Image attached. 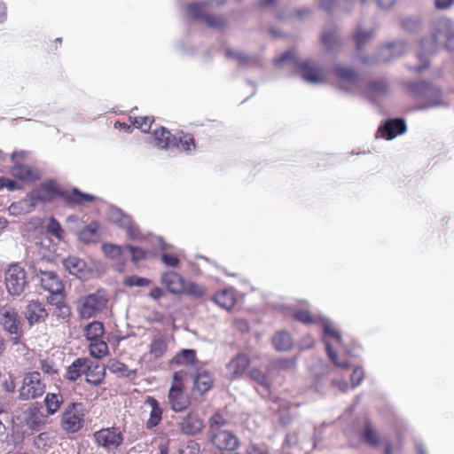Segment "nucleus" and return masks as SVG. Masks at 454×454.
Here are the masks:
<instances>
[{
	"label": "nucleus",
	"mask_w": 454,
	"mask_h": 454,
	"mask_svg": "<svg viewBox=\"0 0 454 454\" xmlns=\"http://www.w3.org/2000/svg\"><path fill=\"white\" fill-rule=\"evenodd\" d=\"M7 292L13 296L20 295L27 286L26 271L18 262L11 263L4 271Z\"/></svg>",
	"instance_id": "8"
},
{
	"label": "nucleus",
	"mask_w": 454,
	"mask_h": 454,
	"mask_svg": "<svg viewBox=\"0 0 454 454\" xmlns=\"http://www.w3.org/2000/svg\"><path fill=\"white\" fill-rule=\"evenodd\" d=\"M63 265L72 275L82 278L86 269V263L83 260L76 256H68L63 260Z\"/></svg>",
	"instance_id": "30"
},
{
	"label": "nucleus",
	"mask_w": 454,
	"mask_h": 454,
	"mask_svg": "<svg viewBox=\"0 0 454 454\" xmlns=\"http://www.w3.org/2000/svg\"><path fill=\"white\" fill-rule=\"evenodd\" d=\"M364 440L372 446H377L380 443V439L377 432L373 429L372 424L369 421H366L364 434Z\"/></svg>",
	"instance_id": "48"
},
{
	"label": "nucleus",
	"mask_w": 454,
	"mask_h": 454,
	"mask_svg": "<svg viewBox=\"0 0 454 454\" xmlns=\"http://www.w3.org/2000/svg\"><path fill=\"white\" fill-rule=\"evenodd\" d=\"M228 424V420L220 411L215 412L208 420V430L210 434L221 431L222 427Z\"/></svg>",
	"instance_id": "43"
},
{
	"label": "nucleus",
	"mask_w": 454,
	"mask_h": 454,
	"mask_svg": "<svg viewBox=\"0 0 454 454\" xmlns=\"http://www.w3.org/2000/svg\"><path fill=\"white\" fill-rule=\"evenodd\" d=\"M327 76V72L321 68H316L314 67V84L326 82Z\"/></svg>",
	"instance_id": "63"
},
{
	"label": "nucleus",
	"mask_w": 454,
	"mask_h": 454,
	"mask_svg": "<svg viewBox=\"0 0 454 454\" xmlns=\"http://www.w3.org/2000/svg\"><path fill=\"white\" fill-rule=\"evenodd\" d=\"M249 376L262 387V392H260V394L266 395L270 389V382L266 374L259 369H252Z\"/></svg>",
	"instance_id": "40"
},
{
	"label": "nucleus",
	"mask_w": 454,
	"mask_h": 454,
	"mask_svg": "<svg viewBox=\"0 0 454 454\" xmlns=\"http://www.w3.org/2000/svg\"><path fill=\"white\" fill-rule=\"evenodd\" d=\"M145 403L151 408L150 417L145 424L146 428L153 429L160 423L163 411L159 402L153 396H147Z\"/></svg>",
	"instance_id": "26"
},
{
	"label": "nucleus",
	"mask_w": 454,
	"mask_h": 454,
	"mask_svg": "<svg viewBox=\"0 0 454 454\" xmlns=\"http://www.w3.org/2000/svg\"><path fill=\"white\" fill-rule=\"evenodd\" d=\"M364 377V372L361 367H356L351 374V382L353 387L358 386Z\"/></svg>",
	"instance_id": "61"
},
{
	"label": "nucleus",
	"mask_w": 454,
	"mask_h": 454,
	"mask_svg": "<svg viewBox=\"0 0 454 454\" xmlns=\"http://www.w3.org/2000/svg\"><path fill=\"white\" fill-rule=\"evenodd\" d=\"M109 220L126 231L128 238L131 240H142L143 234L139 227L133 222L131 216L121 209L113 207L108 213Z\"/></svg>",
	"instance_id": "10"
},
{
	"label": "nucleus",
	"mask_w": 454,
	"mask_h": 454,
	"mask_svg": "<svg viewBox=\"0 0 454 454\" xmlns=\"http://www.w3.org/2000/svg\"><path fill=\"white\" fill-rule=\"evenodd\" d=\"M93 438L98 446L108 451L118 449L123 442V434L118 427L102 428L93 434Z\"/></svg>",
	"instance_id": "13"
},
{
	"label": "nucleus",
	"mask_w": 454,
	"mask_h": 454,
	"mask_svg": "<svg viewBox=\"0 0 454 454\" xmlns=\"http://www.w3.org/2000/svg\"><path fill=\"white\" fill-rule=\"evenodd\" d=\"M108 301L104 291L84 295L77 301L76 309L81 317L89 319L97 317L103 311Z\"/></svg>",
	"instance_id": "4"
},
{
	"label": "nucleus",
	"mask_w": 454,
	"mask_h": 454,
	"mask_svg": "<svg viewBox=\"0 0 454 454\" xmlns=\"http://www.w3.org/2000/svg\"><path fill=\"white\" fill-rule=\"evenodd\" d=\"M274 65L276 67L286 65L294 70V74L308 83L312 82L311 63L309 59H301L295 49H290L275 59Z\"/></svg>",
	"instance_id": "3"
},
{
	"label": "nucleus",
	"mask_w": 454,
	"mask_h": 454,
	"mask_svg": "<svg viewBox=\"0 0 454 454\" xmlns=\"http://www.w3.org/2000/svg\"><path fill=\"white\" fill-rule=\"evenodd\" d=\"M22 153H20V155ZM20 155L18 153L12 154V160L14 165L12 168V176L20 180L30 181L37 178V174L28 166L20 164L16 161V158Z\"/></svg>",
	"instance_id": "24"
},
{
	"label": "nucleus",
	"mask_w": 454,
	"mask_h": 454,
	"mask_svg": "<svg viewBox=\"0 0 454 454\" xmlns=\"http://www.w3.org/2000/svg\"><path fill=\"white\" fill-rule=\"evenodd\" d=\"M127 251L130 254L131 260L134 262H137L145 258V251L140 247L131 246V245H127V246H125V253Z\"/></svg>",
	"instance_id": "52"
},
{
	"label": "nucleus",
	"mask_w": 454,
	"mask_h": 454,
	"mask_svg": "<svg viewBox=\"0 0 454 454\" xmlns=\"http://www.w3.org/2000/svg\"><path fill=\"white\" fill-rule=\"evenodd\" d=\"M89 359L77 358L67 368L66 372V378L68 380L74 381L79 379L82 374H85L89 366Z\"/></svg>",
	"instance_id": "29"
},
{
	"label": "nucleus",
	"mask_w": 454,
	"mask_h": 454,
	"mask_svg": "<svg viewBox=\"0 0 454 454\" xmlns=\"http://www.w3.org/2000/svg\"><path fill=\"white\" fill-rule=\"evenodd\" d=\"M207 4L194 2L187 6L188 12L193 19L203 21L207 27L215 29H221L226 25V19L222 15H212L205 12Z\"/></svg>",
	"instance_id": "12"
},
{
	"label": "nucleus",
	"mask_w": 454,
	"mask_h": 454,
	"mask_svg": "<svg viewBox=\"0 0 454 454\" xmlns=\"http://www.w3.org/2000/svg\"><path fill=\"white\" fill-rule=\"evenodd\" d=\"M442 43H444L447 50H454V25L447 18L438 19L434 23L432 39H425L420 42V51L418 54V59L421 64L416 67L414 70L418 73L425 70L428 67V62L426 59L427 56L434 53L437 47Z\"/></svg>",
	"instance_id": "1"
},
{
	"label": "nucleus",
	"mask_w": 454,
	"mask_h": 454,
	"mask_svg": "<svg viewBox=\"0 0 454 454\" xmlns=\"http://www.w3.org/2000/svg\"><path fill=\"white\" fill-rule=\"evenodd\" d=\"M184 290L187 294L197 298L201 297L204 294L203 288L193 282L189 283Z\"/></svg>",
	"instance_id": "59"
},
{
	"label": "nucleus",
	"mask_w": 454,
	"mask_h": 454,
	"mask_svg": "<svg viewBox=\"0 0 454 454\" xmlns=\"http://www.w3.org/2000/svg\"><path fill=\"white\" fill-rule=\"evenodd\" d=\"M86 338L90 340H99L104 334V325L101 322L94 321L86 325L84 329Z\"/></svg>",
	"instance_id": "37"
},
{
	"label": "nucleus",
	"mask_w": 454,
	"mask_h": 454,
	"mask_svg": "<svg viewBox=\"0 0 454 454\" xmlns=\"http://www.w3.org/2000/svg\"><path fill=\"white\" fill-rule=\"evenodd\" d=\"M401 25L403 29L413 32L420 27V20L415 17H406L401 20Z\"/></svg>",
	"instance_id": "53"
},
{
	"label": "nucleus",
	"mask_w": 454,
	"mask_h": 454,
	"mask_svg": "<svg viewBox=\"0 0 454 454\" xmlns=\"http://www.w3.org/2000/svg\"><path fill=\"white\" fill-rule=\"evenodd\" d=\"M293 316L294 319L305 325H309L312 322V317L308 310L294 309Z\"/></svg>",
	"instance_id": "58"
},
{
	"label": "nucleus",
	"mask_w": 454,
	"mask_h": 454,
	"mask_svg": "<svg viewBox=\"0 0 454 454\" xmlns=\"http://www.w3.org/2000/svg\"><path fill=\"white\" fill-rule=\"evenodd\" d=\"M64 200L69 205H83L87 202H92L95 200L93 195L82 192L79 189L74 188L72 191H65L60 192Z\"/></svg>",
	"instance_id": "27"
},
{
	"label": "nucleus",
	"mask_w": 454,
	"mask_h": 454,
	"mask_svg": "<svg viewBox=\"0 0 454 454\" xmlns=\"http://www.w3.org/2000/svg\"><path fill=\"white\" fill-rule=\"evenodd\" d=\"M64 402L63 395L59 393H48L44 398V404L48 414H55Z\"/></svg>",
	"instance_id": "34"
},
{
	"label": "nucleus",
	"mask_w": 454,
	"mask_h": 454,
	"mask_svg": "<svg viewBox=\"0 0 454 454\" xmlns=\"http://www.w3.org/2000/svg\"><path fill=\"white\" fill-rule=\"evenodd\" d=\"M334 72L340 90L355 94L364 93L363 79L355 69L345 65H337Z\"/></svg>",
	"instance_id": "5"
},
{
	"label": "nucleus",
	"mask_w": 454,
	"mask_h": 454,
	"mask_svg": "<svg viewBox=\"0 0 454 454\" xmlns=\"http://www.w3.org/2000/svg\"><path fill=\"white\" fill-rule=\"evenodd\" d=\"M408 49L403 41L387 43L380 48L376 61H388L403 55Z\"/></svg>",
	"instance_id": "20"
},
{
	"label": "nucleus",
	"mask_w": 454,
	"mask_h": 454,
	"mask_svg": "<svg viewBox=\"0 0 454 454\" xmlns=\"http://www.w3.org/2000/svg\"><path fill=\"white\" fill-rule=\"evenodd\" d=\"M54 301V304L56 305V311L55 315L62 319H68L71 311L69 307L63 301V294L56 295L54 298L51 299V303Z\"/></svg>",
	"instance_id": "41"
},
{
	"label": "nucleus",
	"mask_w": 454,
	"mask_h": 454,
	"mask_svg": "<svg viewBox=\"0 0 454 454\" xmlns=\"http://www.w3.org/2000/svg\"><path fill=\"white\" fill-rule=\"evenodd\" d=\"M196 360V354L193 349H183L174 358L177 364H193Z\"/></svg>",
	"instance_id": "46"
},
{
	"label": "nucleus",
	"mask_w": 454,
	"mask_h": 454,
	"mask_svg": "<svg viewBox=\"0 0 454 454\" xmlns=\"http://www.w3.org/2000/svg\"><path fill=\"white\" fill-rule=\"evenodd\" d=\"M34 278L41 287L53 295H60L64 291V285L59 277L53 270H43L39 266L33 268Z\"/></svg>",
	"instance_id": "11"
},
{
	"label": "nucleus",
	"mask_w": 454,
	"mask_h": 454,
	"mask_svg": "<svg viewBox=\"0 0 454 454\" xmlns=\"http://www.w3.org/2000/svg\"><path fill=\"white\" fill-rule=\"evenodd\" d=\"M150 283L151 281L148 278L138 276H131L125 280V285L128 286H145Z\"/></svg>",
	"instance_id": "56"
},
{
	"label": "nucleus",
	"mask_w": 454,
	"mask_h": 454,
	"mask_svg": "<svg viewBox=\"0 0 454 454\" xmlns=\"http://www.w3.org/2000/svg\"><path fill=\"white\" fill-rule=\"evenodd\" d=\"M226 56L229 58L235 59L239 64L247 65L254 62L255 59L251 56H248L243 52H240L234 49H227Z\"/></svg>",
	"instance_id": "50"
},
{
	"label": "nucleus",
	"mask_w": 454,
	"mask_h": 454,
	"mask_svg": "<svg viewBox=\"0 0 454 454\" xmlns=\"http://www.w3.org/2000/svg\"><path fill=\"white\" fill-rule=\"evenodd\" d=\"M85 372L86 381L93 386H98L104 380L105 370L102 366L97 364L92 365L89 361L88 370Z\"/></svg>",
	"instance_id": "32"
},
{
	"label": "nucleus",
	"mask_w": 454,
	"mask_h": 454,
	"mask_svg": "<svg viewBox=\"0 0 454 454\" xmlns=\"http://www.w3.org/2000/svg\"><path fill=\"white\" fill-rule=\"evenodd\" d=\"M322 43L329 51H334L338 48L340 42L338 36L334 31H325L323 33Z\"/></svg>",
	"instance_id": "47"
},
{
	"label": "nucleus",
	"mask_w": 454,
	"mask_h": 454,
	"mask_svg": "<svg viewBox=\"0 0 454 454\" xmlns=\"http://www.w3.org/2000/svg\"><path fill=\"white\" fill-rule=\"evenodd\" d=\"M168 399L170 408L176 412L183 411L190 405V398L183 391V382L179 372L174 373Z\"/></svg>",
	"instance_id": "14"
},
{
	"label": "nucleus",
	"mask_w": 454,
	"mask_h": 454,
	"mask_svg": "<svg viewBox=\"0 0 454 454\" xmlns=\"http://www.w3.org/2000/svg\"><path fill=\"white\" fill-rule=\"evenodd\" d=\"M200 450V444L193 440H190L180 450V454H199Z\"/></svg>",
	"instance_id": "57"
},
{
	"label": "nucleus",
	"mask_w": 454,
	"mask_h": 454,
	"mask_svg": "<svg viewBox=\"0 0 454 454\" xmlns=\"http://www.w3.org/2000/svg\"><path fill=\"white\" fill-rule=\"evenodd\" d=\"M407 127L404 120L388 119L381 126H380L376 136L382 138L391 140L399 135L406 132Z\"/></svg>",
	"instance_id": "18"
},
{
	"label": "nucleus",
	"mask_w": 454,
	"mask_h": 454,
	"mask_svg": "<svg viewBox=\"0 0 454 454\" xmlns=\"http://www.w3.org/2000/svg\"><path fill=\"white\" fill-rule=\"evenodd\" d=\"M58 188L53 181H47L42 184L38 188L33 189L27 195L30 205L35 207L39 203L51 201L58 194Z\"/></svg>",
	"instance_id": "15"
},
{
	"label": "nucleus",
	"mask_w": 454,
	"mask_h": 454,
	"mask_svg": "<svg viewBox=\"0 0 454 454\" xmlns=\"http://www.w3.org/2000/svg\"><path fill=\"white\" fill-rule=\"evenodd\" d=\"M53 440L48 433H41L34 439V445L36 449L48 451L52 444Z\"/></svg>",
	"instance_id": "49"
},
{
	"label": "nucleus",
	"mask_w": 454,
	"mask_h": 454,
	"mask_svg": "<svg viewBox=\"0 0 454 454\" xmlns=\"http://www.w3.org/2000/svg\"><path fill=\"white\" fill-rule=\"evenodd\" d=\"M0 324L4 329L12 334H19L21 330V321L18 311L10 306L0 309Z\"/></svg>",
	"instance_id": "16"
},
{
	"label": "nucleus",
	"mask_w": 454,
	"mask_h": 454,
	"mask_svg": "<svg viewBox=\"0 0 454 454\" xmlns=\"http://www.w3.org/2000/svg\"><path fill=\"white\" fill-rule=\"evenodd\" d=\"M178 427L184 434L195 435L204 428V421L197 411H191L180 419Z\"/></svg>",
	"instance_id": "17"
},
{
	"label": "nucleus",
	"mask_w": 454,
	"mask_h": 454,
	"mask_svg": "<svg viewBox=\"0 0 454 454\" xmlns=\"http://www.w3.org/2000/svg\"><path fill=\"white\" fill-rule=\"evenodd\" d=\"M314 325H320L323 332V341L331 361L339 367L348 369L347 362H339L337 353L333 348V343L341 344V335L334 322L320 312L314 313Z\"/></svg>",
	"instance_id": "2"
},
{
	"label": "nucleus",
	"mask_w": 454,
	"mask_h": 454,
	"mask_svg": "<svg viewBox=\"0 0 454 454\" xmlns=\"http://www.w3.org/2000/svg\"><path fill=\"white\" fill-rule=\"evenodd\" d=\"M111 370L114 372L120 373L123 377H132L137 374V369H129L126 364L121 362H115L111 365Z\"/></svg>",
	"instance_id": "51"
},
{
	"label": "nucleus",
	"mask_w": 454,
	"mask_h": 454,
	"mask_svg": "<svg viewBox=\"0 0 454 454\" xmlns=\"http://www.w3.org/2000/svg\"><path fill=\"white\" fill-rule=\"evenodd\" d=\"M47 316L48 313L43 305L39 301H31L26 307L25 317L29 325L44 321Z\"/></svg>",
	"instance_id": "23"
},
{
	"label": "nucleus",
	"mask_w": 454,
	"mask_h": 454,
	"mask_svg": "<svg viewBox=\"0 0 454 454\" xmlns=\"http://www.w3.org/2000/svg\"><path fill=\"white\" fill-rule=\"evenodd\" d=\"M47 231L49 233H51V235L55 236L58 239H60L63 233V230L59 223L55 218L50 219L47 225Z\"/></svg>",
	"instance_id": "54"
},
{
	"label": "nucleus",
	"mask_w": 454,
	"mask_h": 454,
	"mask_svg": "<svg viewBox=\"0 0 454 454\" xmlns=\"http://www.w3.org/2000/svg\"><path fill=\"white\" fill-rule=\"evenodd\" d=\"M160 282L167 290L173 294H180L185 289L183 278L174 271L163 273L160 278Z\"/></svg>",
	"instance_id": "22"
},
{
	"label": "nucleus",
	"mask_w": 454,
	"mask_h": 454,
	"mask_svg": "<svg viewBox=\"0 0 454 454\" xmlns=\"http://www.w3.org/2000/svg\"><path fill=\"white\" fill-rule=\"evenodd\" d=\"M153 138L156 146L160 149H167L171 145H177L176 136L171 135L164 127H160L153 131Z\"/></svg>",
	"instance_id": "28"
},
{
	"label": "nucleus",
	"mask_w": 454,
	"mask_h": 454,
	"mask_svg": "<svg viewBox=\"0 0 454 454\" xmlns=\"http://www.w3.org/2000/svg\"><path fill=\"white\" fill-rule=\"evenodd\" d=\"M213 301L223 309L230 310L236 302L234 291L232 289H224L218 292L213 297Z\"/></svg>",
	"instance_id": "31"
},
{
	"label": "nucleus",
	"mask_w": 454,
	"mask_h": 454,
	"mask_svg": "<svg viewBox=\"0 0 454 454\" xmlns=\"http://www.w3.org/2000/svg\"><path fill=\"white\" fill-rule=\"evenodd\" d=\"M102 251L106 256L111 259H121L125 254V246H118L111 243L102 245Z\"/></svg>",
	"instance_id": "42"
},
{
	"label": "nucleus",
	"mask_w": 454,
	"mask_h": 454,
	"mask_svg": "<svg viewBox=\"0 0 454 454\" xmlns=\"http://www.w3.org/2000/svg\"><path fill=\"white\" fill-rule=\"evenodd\" d=\"M176 136L177 139V145H174L175 147H181L187 153L195 149V142L192 135L180 132Z\"/></svg>",
	"instance_id": "44"
},
{
	"label": "nucleus",
	"mask_w": 454,
	"mask_h": 454,
	"mask_svg": "<svg viewBox=\"0 0 454 454\" xmlns=\"http://www.w3.org/2000/svg\"><path fill=\"white\" fill-rule=\"evenodd\" d=\"M273 345L276 349L285 351L292 347L293 340L290 333L287 332H279L273 337Z\"/></svg>",
	"instance_id": "38"
},
{
	"label": "nucleus",
	"mask_w": 454,
	"mask_h": 454,
	"mask_svg": "<svg viewBox=\"0 0 454 454\" xmlns=\"http://www.w3.org/2000/svg\"><path fill=\"white\" fill-rule=\"evenodd\" d=\"M212 381V377L208 372L205 371L200 372L194 380V388L200 394H204L210 389Z\"/></svg>",
	"instance_id": "35"
},
{
	"label": "nucleus",
	"mask_w": 454,
	"mask_h": 454,
	"mask_svg": "<svg viewBox=\"0 0 454 454\" xmlns=\"http://www.w3.org/2000/svg\"><path fill=\"white\" fill-rule=\"evenodd\" d=\"M149 348V354L154 359H160L168 351V343L166 336L161 333H157L152 336Z\"/></svg>",
	"instance_id": "25"
},
{
	"label": "nucleus",
	"mask_w": 454,
	"mask_h": 454,
	"mask_svg": "<svg viewBox=\"0 0 454 454\" xmlns=\"http://www.w3.org/2000/svg\"><path fill=\"white\" fill-rule=\"evenodd\" d=\"M45 388L40 372H27L23 376L22 384L19 389V398L22 401L38 398L44 394Z\"/></svg>",
	"instance_id": "7"
},
{
	"label": "nucleus",
	"mask_w": 454,
	"mask_h": 454,
	"mask_svg": "<svg viewBox=\"0 0 454 454\" xmlns=\"http://www.w3.org/2000/svg\"><path fill=\"white\" fill-rule=\"evenodd\" d=\"M387 84L386 81L380 79V80L372 81L368 84V91L364 90V93H360V94L364 95L365 97H368V98H372V97L383 95L387 92Z\"/></svg>",
	"instance_id": "36"
},
{
	"label": "nucleus",
	"mask_w": 454,
	"mask_h": 454,
	"mask_svg": "<svg viewBox=\"0 0 454 454\" xmlns=\"http://www.w3.org/2000/svg\"><path fill=\"white\" fill-rule=\"evenodd\" d=\"M249 365V359L245 354H239L226 365L227 377L230 380L239 378Z\"/></svg>",
	"instance_id": "21"
},
{
	"label": "nucleus",
	"mask_w": 454,
	"mask_h": 454,
	"mask_svg": "<svg viewBox=\"0 0 454 454\" xmlns=\"http://www.w3.org/2000/svg\"><path fill=\"white\" fill-rule=\"evenodd\" d=\"M153 120L152 117H137L133 122L134 126L141 129L144 132L149 131Z\"/></svg>",
	"instance_id": "55"
},
{
	"label": "nucleus",
	"mask_w": 454,
	"mask_h": 454,
	"mask_svg": "<svg viewBox=\"0 0 454 454\" xmlns=\"http://www.w3.org/2000/svg\"><path fill=\"white\" fill-rule=\"evenodd\" d=\"M98 224L92 222L79 231L78 239L83 243L95 242L98 238Z\"/></svg>",
	"instance_id": "33"
},
{
	"label": "nucleus",
	"mask_w": 454,
	"mask_h": 454,
	"mask_svg": "<svg viewBox=\"0 0 454 454\" xmlns=\"http://www.w3.org/2000/svg\"><path fill=\"white\" fill-rule=\"evenodd\" d=\"M40 367L44 373L49 374V375H51V374H54L57 372V370H56L54 364L51 361H48V360H42Z\"/></svg>",
	"instance_id": "64"
},
{
	"label": "nucleus",
	"mask_w": 454,
	"mask_h": 454,
	"mask_svg": "<svg viewBox=\"0 0 454 454\" xmlns=\"http://www.w3.org/2000/svg\"><path fill=\"white\" fill-rule=\"evenodd\" d=\"M374 32V29L364 30L360 26L356 28L354 41L358 51L373 37Z\"/></svg>",
	"instance_id": "39"
},
{
	"label": "nucleus",
	"mask_w": 454,
	"mask_h": 454,
	"mask_svg": "<svg viewBox=\"0 0 454 454\" xmlns=\"http://www.w3.org/2000/svg\"><path fill=\"white\" fill-rule=\"evenodd\" d=\"M107 344L103 340H93L90 345V353L95 358H102L107 354Z\"/></svg>",
	"instance_id": "45"
},
{
	"label": "nucleus",
	"mask_w": 454,
	"mask_h": 454,
	"mask_svg": "<svg viewBox=\"0 0 454 454\" xmlns=\"http://www.w3.org/2000/svg\"><path fill=\"white\" fill-rule=\"evenodd\" d=\"M210 441L219 450H234L239 445L238 437L228 430L216 431L211 434Z\"/></svg>",
	"instance_id": "19"
},
{
	"label": "nucleus",
	"mask_w": 454,
	"mask_h": 454,
	"mask_svg": "<svg viewBox=\"0 0 454 454\" xmlns=\"http://www.w3.org/2000/svg\"><path fill=\"white\" fill-rule=\"evenodd\" d=\"M84 413L81 403H70L65 408L61 417V427L68 433L78 432L83 426Z\"/></svg>",
	"instance_id": "9"
},
{
	"label": "nucleus",
	"mask_w": 454,
	"mask_h": 454,
	"mask_svg": "<svg viewBox=\"0 0 454 454\" xmlns=\"http://www.w3.org/2000/svg\"><path fill=\"white\" fill-rule=\"evenodd\" d=\"M161 261L166 266L168 267H176L179 263V259L176 255L168 253L161 254Z\"/></svg>",
	"instance_id": "62"
},
{
	"label": "nucleus",
	"mask_w": 454,
	"mask_h": 454,
	"mask_svg": "<svg viewBox=\"0 0 454 454\" xmlns=\"http://www.w3.org/2000/svg\"><path fill=\"white\" fill-rule=\"evenodd\" d=\"M411 91L424 103L419 109L435 107L442 105V92L440 89L429 82L423 81L412 82L409 86Z\"/></svg>",
	"instance_id": "6"
},
{
	"label": "nucleus",
	"mask_w": 454,
	"mask_h": 454,
	"mask_svg": "<svg viewBox=\"0 0 454 454\" xmlns=\"http://www.w3.org/2000/svg\"><path fill=\"white\" fill-rule=\"evenodd\" d=\"M0 187L7 188L9 191H15L21 188L20 184L8 177H0Z\"/></svg>",
	"instance_id": "60"
}]
</instances>
